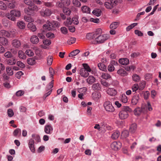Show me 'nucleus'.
Segmentation results:
<instances>
[{"instance_id":"13","label":"nucleus","mask_w":161,"mask_h":161,"mask_svg":"<svg viewBox=\"0 0 161 161\" xmlns=\"http://www.w3.org/2000/svg\"><path fill=\"white\" fill-rule=\"evenodd\" d=\"M0 43L4 46H7L8 45V40L3 37H0Z\"/></svg>"},{"instance_id":"6","label":"nucleus","mask_w":161,"mask_h":161,"mask_svg":"<svg viewBox=\"0 0 161 161\" xmlns=\"http://www.w3.org/2000/svg\"><path fill=\"white\" fill-rule=\"evenodd\" d=\"M40 15L43 17H46L51 15L52 13L49 9H47L44 10H42L40 11Z\"/></svg>"},{"instance_id":"12","label":"nucleus","mask_w":161,"mask_h":161,"mask_svg":"<svg viewBox=\"0 0 161 161\" xmlns=\"http://www.w3.org/2000/svg\"><path fill=\"white\" fill-rule=\"evenodd\" d=\"M27 26L28 29L33 32L36 31V26L32 23H29Z\"/></svg>"},{"instance_id":"3","label":"nucleus","mask_w":161,"mask_h":161,"mask_svg":"<svg viewBox=\"0 0 161 161\" xmlns=\"http://www.w3.org/2000/svg\"><path fill=\"white\" fill-rule=\"evenodd\" d=\"M103 106L105 110L109 112H113L115 111V109L109 101L105 102L103 104Z\"/></svg>"},{"instance_id":"61","label":"nucleus","mask_w":161,"mask_h":161,"mask_svg":"<svg viewBox=\"0 0 161 161\" xmlns=\"http://www.w3.org/2000/svg\"><path fill=\"white\" fill-rule=\"evenodd\" d=\"M24 2L25 4L28 6L33 3L32 2V0H24Z\"/></svg>"},{"instance_id":"27","label":"nucleus","mask_w":161,"mask_h":161,"mask_svg":"<svg viewBox=\"0 0 161 161\" xmlns=\"http://www.w3.org/2000/svg\"><path fill=\"white\" fill-rule=\"evenodd\" d=\"M21 130L19 128L16 129L13 132V135L14 136L19 137L21 135Z\"/></svg>"},{"instance_id":"64","label":"nucleus","mask_w":161,"mask_h":161,"mask_svg":"<svg viewBox=\"0 0 161 161\" xmlns=\"http://www.w3.org/2000/svg\"><path fill=\"white\" fill-rule=\"evenodd\" d=\"M101 82L102 84L106 87H108L110 85L109 83L105 80H102Z\"/></svg>"},{"instance_id":"5","label":"nucleus","mask_w":161,"mask_h":161,"mask_svg":"<svg viewBox=\"0 0 161 161\" xmlns=\"http://www.w3.org/2000/svg\"><path fill=\"white\" fill-rule=\"evenodd\" d=\"M43 28L44 29L48 31H50L53 29V27L52 22L47 20L46 24L43 26Z\"/></svg>"},{"instance_id":"58","label":"nucleus","mask_w":161,"mask_h":161,"mask_svg":"<svg viewBox=\"0 0 161 161\" xmlns=\"http://www.w3.org/2000/svg\"><path fill=\"white\" fill-rule=\"evenodd\" d=\"M108 69L109 72H112L114 70V65L110 64L108 67Z\"/></svg>"},{"instance_id":"23","label":"nucleus","mask_w":161,"mask_h":161,"mask_svg":"<svg viewBox=\"0 0 161 161\" xmlns=\"http://www.w3.org/2000/svg\"><path fill=\"white\" fill-rule=\"evenodd\" d=\"M63 12L67 15H69L71 12V10L69 8L65 7H63Z\"/></svg>"},{"instance_id":"1","label":"nucleus","mask_w":161,"mask_h":161,"mask_svg":"<svg viewBox=\"0 0 161 161\" xmlns=\"http://www.w3.org/2000/svg\"><path fill=\"white\" fill-rule=\"evenodd\" d=\"M131 109L128 106L123 107L119 114V118L121 119L127 118L129 115V113L131 112Z\"/></svg>"},{"instance_id":"42","label":"nucleus","mask_w":161,"mask_h":161,"mask_svg":"<svg viewBox=\"0 0 161 161\" xmlns=\"http://www.w3.org/2000/svg\"><path fill=\"white\" fill-rule=\"evenodd\" d=\"M7 6L10 9H13L14 8L15 6V2H12L9 3L7 4Z\"/></svg>"},{"instance_id":"63","label":"nucleus","mask_w":161,"mask_h":161,"mask_svg":"<svg viewBox=\"0 0 161 161\" xmlns=\"http://www.w3.org/2000/svg\"><path fill=\"white\" fill-rule=\"evenodd\" d=\"M17 65L20 67L23 68L25 67V65L21 61H18L17 62Z\"/></svg>"},{"instance_id":"38","label":"nucleus","mask_w":161,"mask_h":161,"mask_svg":"<svg viewBox=\"0 0 161 161\" xmlns=\"http://www.w3.org/2000/svg\"><path fill=\"white\" fill-rule=\"evenodd\" d=\"M16 61L14 58H12L9 59L7 60V63L8 64L10 65H13L15 64Z\"/></svg>"},{"instance_id":"7","label":"nucleus","mask_w":161,"mask_h":161,"mask_svg":"<svg viewBox=\"0 0 161 161\" xmlns=\"http://www.w3.org/2000/svg\"><path fill=\"white\" fill-rule=\"evenodd\" d=\"M121 147V143L120 142H114L111 145V148L114 150H117L119 149Z\"/></svg>"},{"instance_id":"15","label":"nucleus","mask_w":161,"mask_h":161,"mask_svg":"<svg viewBox=\"0 0 161 161\" xmlns=\"http://www.w3.org/2000/svg\"><path fill=\"white\" fill-rule=\"evenodd\" d=\"M137 129V125L136 123H133L131 125L129 128V131L132 133H134Z\"/></svg>"},{"instance_id":"45","label":"nucleus","mask_w":161,"mask_h":161,"mask_svg":"<svg viewBox=\"0 0 161 161\" xmlns=\"http://www.w3.org/2000/svg\"><path fill=\"white\" fill-rule=\"evenodd\" d=\"M54 80L52 79V80L50 82L49 85H48L46 88L47 91H48L49 89H51L53 87Z\"/></svg>"},{"instance_id":"40","label":"nucleus","mask_w":161,"mask_h":161,"mask_svg":"<svg viewBox=\"0 0 161 161\" xmlns=\"http://www.w3.org/2000/svg\"><path fill=\"white\" fill-rule=\"evenodd\" d=\"M101 77L104 79L107 80L111 78V76L108 73H105L102 74V75H101Z\"/></svg>"},{"instance_id":"10","label":"nucleus","mask_w":161,"mask_h":161,"mask_svg":"<svg viewBox=\"0 0 161 161\" xmlns=\"http://www.w3.org/2000/svg\"><path fill=\"white\" fill-rule=\"evenodd\" d=\"M53 128L51 126V125H46L44 127V131L45 132L48 134H50L52 132Z\"/></svg>"},{"instance_id":"46","label":"nucleus","mask_w":161,"mask_h":161,"mask_svg":"<svg viewBox=\"0 0 161 161\" xmlns=\"http://www.w3.org/2000/svg\"><path fill=\"white\" fill-rule=\"evenodd\" d=\"M72 3L73 5L76 7H79L81 6L80 2L78 0H73Z\"/></svg>"},{"instance_id":"2","label":"nucleus","mask_w":161,"mask_h":161,"mask_svg":"<svg viewBox=\"0 0 161 161\" xmlns=\"http://www.w3.org/2000/svg\"><path fill=\"white\" fill-rule=\"evenodd\" d=\"M21 16L20 12L17 10L13 9L10 11V13L7 14V17L8 19L13 21H15L17 18Z\"/></svg>"},{"instance_id":"19","label":"nucleus","mask_w":161,"mask_h":161,"mask_svg":"<svg viewBox=\"0 0 161 161\" xmlns=\"http://www.w3.org/2000/svg\"><path fill=\"white\" fill-rule=\"evenodd\" d=\"M87 82L89 84H92L95 81V78L92 76H89L86 79Z\"/></svg>"},{"instance_id":"11","label":"nucleus","mask_w":161,"mask_h":161,"mask_svg":"<svg viewBox=\"0 0 161 161\" xmlns=\"http://www.w3.org/2000/svg\"><path fill=\"white\" fill-rule=\"evenodd\" d=\"M88 72H89L85 69H81L80 70V74L81 76L84 77H86L88 76L89 75Z\"/></svg>"},{"instance_id":"57","label":"nucleus","mask_w":161,"mask_h":161,"mask_svg":"<svg viewBox=\"0 0 161 161\" xmlns=\"http://www.w3.org/2000/svg\"><path fill=\"white\" fill-rule=\"evenodd\" d=\"M49 72L51 77L52 78V79H53V76L54 74V70L52 68H49Z\"/></svg>"},{"instance_id":"49","label":"nucleus","mask_w":161,"mask_h":161,"mask_svg":"<svg viewBox=\"0 0 161 161\" xmlns=\"http://www.w3.org/2000/svg\"><path fill=\"white\" fill-rule=\"evenodd\" d=\"M76 39L74 37H71L67 41V43L69 45L75 42Z\"/></svg>"},{"instance_id":"8","label":"nucleus","mask_w":161,"mask_h":161,"mask_svg":"<svg viewBox=\"0 0 161 161\" xmlns=\"http://www.w3.org/2000/svg\"><path fill=\"white\" fill-rule=\"evenodd\" d=\"M12 46L14 47L18 48L21 46V43L20 41L16 39H14L12 42Z\"/></svg>"},{"instance_id":"35","label":"nucleus","mask_w":161,"mask_h":161,"mask_svg":"<svg viewBox=\"0 0 161 161\" xmlns=\"http://www.w3.org/2000/svg\"><path fill=\"white\" fill-rule=\"evenodd\" d=\"M24 19L25 21L29 22V23H32L31 22L34 21L33 19L30 16H25Z\"/></svg>"},{"instance_id":"17","label":"nucleus","mask_w":161,"mask_h":161,"mask_svg":"<svg viewBox=\"0 0 161 161\" xmlns=\"http://www.w3.org/2000/svg\"><path fill=\"white\" fill-rule=\"evenodd\" d=\"M30 40L31 42L34 44H37L39 41L37 36L34 35L31 36Z\"/></svg>"},{"instance_id":"47","label":"nucleus","mask_w":161,"mask_h":161,"mask_svg":"<svg viewBox=\"0 0 161 161\" xmlns=\"http://www.w3.org/2000/svg\"><path fill=\"white\" fill-rule=\"evenodd\" d=\"M83 66L84 67L83 68H82V69H85L87 71L89 72H90L91 71V69L89 67V65L86 64H82Z\"/></svg>"},{"instance_id":"60","label":"nucleus","mask_w":161,"mask_h":161,"mask_svg":"<svg viewBox=\"0 0 161 161\" xmlns=\"http://www.w3.org/2000/svg\"><path fill=\"white\" fill-rule=\"evenodd\" d=\"M141 109H142V111L143 113H145L147 112V106L146 104H143L142 106Z\"/></svg>"},{"instance_id":"39","label":"nucleus","mask_w":161,"mask_h":161,"mask_svg":"<svg viewBox=\"0 0 161 161\" xmlns=\"http://www.w3.org/2000/svg\"><path fill=\"white\" fill-rule=\"evenodd\" d=\"M72 21L71 18H67L66 21L64 22V25L66 26H68L71 25L72 23Z\"/></svg>"},{"instance_id":"22","label":"nucleus","mask_w":161,"mask_h":161,"mask_svg":"<svg viewBox=\"0 0 161 161\" xmlns=\"http://www.w3.org/2000/svg\"><path fill=\"white\" fill-rule=\"evenodd\" d=\"M0 35L9 37L10 36V34L8 32L5 30H2L0 31Z\"/></svg>"},{"instance_id":"21","label":"nucleus","mask_w":161,"mask_h":161,"mask_svg":"<svg viewBox=\"0 0 161 161\" xmlns=\"http://www.w3.org/2000/svg\"><path fill=\"white\" fill-rule=\"evenodd\" d=\"M18 57L23 59H25L26 58V55L25 53L24 52L21 50H19L18 52Z\"/></svg>"},{"instance_id":"28","label":"nucleus","mask_w":161,"mask_h":161,"mask_svg":"<svg viewBox=\"0 0 161 161\" xmlns=\"http://www.w3.org/2000/svg\"><path fill=\"white\" fill-rule=\"evenodd\" d=\"M97 66L100 69L103 71H106L107 67L103 64L102 63H99L97 64Z\"/></svg>"},{"instance_id":"14","label":"nucleus","mask_w":161,"mask_h":161,"mask_svg":"<svg viewBox=\"0 0 161 161\" xmlns=\"http://www.w3.org/2000/svg\"><path fill=\"white\" fill-rule=\"evenodd\" d=\"M29 10H31L33 13L34 11H37L38 10V7L35 5L34 3L32 4L30 6H29L28 7Z\"/></svg>"},{"instance_id":"50","label":"nucleus","mask_w":161,"mask_h":161,"mask_svg":"<svg viewBox=\"0 0 161 161\" xmlns=\"http://www.w3.org/2000/svg\"><path fill=\"white\" fill-rule=\"evenodd\" d=\"M132 79L134 81L137 82L139 81L140 78L138 75L136 74H134L132 76Z\"/></svg>"},{"instance_id":"44","label":"nucleus","mask_w":161,"mask_h":161,"mask_svg":"<svg viewBox=\"0 0 161 161\" xmlns=\"http://www.w3.org/2000/svg\"><path fill=\"white\" fill-rule=\"evenodd\" d=\"M137 25V23H134L131 24L130 25L127 26L126 28V30L127 31H129L131 29H132L133 27H134L135 26Z\"/></svg>"},{"instance_id":"37","label":"nucleus","mask_w":161,"mask_h":161,"mask_svg":"<svg viewBox=\"0 0 161 161\" xmlns=\"http://www.w3.org/2000/svg\"><path fill=\"white\" fill-rule=\"evenodd\" d=\"M33 139H35L37 142L41 141V139L39 136L37 134H33L32 135Z\"/></svg>"},{"instance_id":"30","label":"nucleus","mask_w":161,"mask_h":161,"mask_svg":"<svg viewBox=\"0 0 161 161\" xmlns=\"http://www.w3.org/2000/svg\"><path fill=\"white\" fill-rule=\"evenodd\" d=\"M92 13L94 15L98 17L101 15L102 11L99 9L96 8L93 10Z\"/></svg>"},{"instance_id":"4","label":"nucleus","mask_w":161,"mask_h":161,"mask_svg":"<svg viewBox=\"0 0 161 161\" xmlns=\"http://www.w3.org/2000/svg\"><path fill=\"white\" fill-rule=\"evenodd\" d=\"M109 38V36L108 34H103L102 35H99L98 38L97 42L100 43H103L105 41H106Z\"/></svg>"},{"instance_id":"9","label":"nucleus","mask_w":161,"mask_h":161,"mask_svg":"<svg viewBox=\"0 0 161 161\" xmlns=\"http://www.w3.org/2000/svg\"><path fill=\"white\" fill-rule=\"evenodd\" d=\"M139 95L136 94L133 97L131 102V103L133 105H136L139 102Z\"/></svg>"},{"instance_id":"55","label":"nucleus","mask_w":161,"mask_h":161,"mask_svg":"<svg viewBox=\"0 0 161 161\" xmlns=\"http://www.w3.org/2000/svg\"><path fill=\"white\" fill-rule=\"evenodd\" d=\"M25 53L29 56H32L34 55V53L30 49L26 50Z\"/></svg>"},{"instance_id":"41","label":"nucleus","mask_w":161,"mask_h":161,"mask_svg":"<svg viewBox=\"0 0 161 161\" xmlns=\"http://www.w3.org/2000/svg\"><path fill=\"white\" fill-rule=\"evenodd\" d=\"M7 6L3 2L0 1V9L3 10H6L7 8Z\"/></svg>"},{"instance_id":"33","label":"nucleus","mask_w":161,"mask_h":161,"mask_svg":"<svg viewBox=\"0 0 161 161\" xmlns=\"http://www.w3.org/2000/svg\"><path fill=\"white\" fill-rule=\"evenodd\" d=\"M142 112V109L138 107L136 108L134 110V113L136 115L139 116Z\"/></svg>"},{"instance_id":"52","label":"nucleus","mask_w":161,"mask_h":161,"mask_svg":"<svg viewBox=\"0 0 161 161\" xmlns=\"http://www.w3.org/2000/svg\"><path fill=\"white\" fill-rule=\"evenodd\" d=\"M63 5L66 6H69L70 3V0H60Z\"/></svg>"},{"instance_id":"20","label":"nucleus","mask_w":161,"mask_h":161,"mask_svg":"<svg viewBox=\"0 0 161 161\" xmlns=\"http://www.w3.org/2000/svg\"><path fill=\"white\" fill-rule=\"evenodd\" d=\"M93 90H99L101 89V86L99 83L94 84L92 87Z\"/></svg>"},{"instance_id":"43","label":"nucleus","mask_w":161,"mask_h":161,"mask_svg":"<svg viewBox=\"0 0 161 161\" xmlns=\"http://www.w3.org/2000/svg\"><path fill=\"white\" fill-rule=\"evenodd\" d=\"M99 34L98 33L97 31H96L93 34H92V39L96 40V41L97 42L98 40V38L99 37Z\"/></svg>"},{"instance_id":"24","label":"nucleus","mask_w":161,"mask_h":161,"mask_svg":"<svg viewBox=\"0 0 161 161\" xmlns=\"http://www.w3.org/2000/svg\"><path fill=\"white\" fill-rule=\"evenodd\" d=\"M81 9L83 13H89L90 12V8L86 6H82Z\"/></svg>"},{"instance_id":"59","label":"nucleus","mask_w":161,"mask_h":161,"mask_svg":"<svg viewBox=\"0 0 161 161\" xmlns=\"http://www.w3.org/2000/svg\"><path fill=\"white\" fill-rule=\"evenodd\" d=\"M46 36L47 38L50 39L53 38L54 36V34L50 32L47 33Z\"/></svg>"},{"instance_id":"25","label":"nucleus","mask_w":161,"mask_h":161,"mask_svg":"<svg viewBox=\"0 0 161 161\" xmlns=\"http://www.w3.org/2000/svg\"><path fill=\"white\" fill-rule=\"evenodd\" d=\"M119 23L118 22H114L112 23L110 25V28L111 29L114 30L118 26Z\"/></svg>"},{"instance_id":"51","label":"nucleus","mask_w":161,"mask_h":161,"mask_svg":"<svg viewBox=\"0 0 161 161\" xmlns=\"http://www.w3.org/2000/svg\"><path fill=\"white\" fill-rule=\"evenodd\" d=\"M6 71L7 74L9 75H13V72L11 68L9 67H7L6 68Z\"/></svg>"},{"instance_id":"56","label":"nucleus","mask_w":161,"mask_h":161,"mask_svg":"<svg viewBox=\"0 0 161 161\" xmlns=\"http://www.w3.org/2000/svg\"><path fill=\"white\" fill-rule=\"evenodd\" d=\"M139 86L138 84H134L132 87L133 92H136L138 89Z\"/></svg>"},{"instance_id":"31","label":"nucleus","mask_w":161,"mask_h":161,"mask_svg":"<svg viewBox=\"0 0 161 161\" xmlns=\"http://www.w3.org/2000/svg\"><path fill=\"white\" fill-rule=\"evenodd\" d=\"M108 93L111 96H114L117 93L116 91L114 88H110L108 91Z\"/></svg>"},{"instance_id":"32","label":"nucleus","mask_w":161,"mask_h":161,"mask_svg":"<svg viewBox=\"0 0 161 161\" xmlns=\"http://www.w3.org/2000/svg\"><path fill=\"white\" fill-rule=\"evenodd\" d=\"M80 51L79 49H76L70 53L69 54V57L70 56L73 57L75 56L78 54L80 53Z\"/></svg>"},{"instance_id":"26","label":"nucleus","mask_w":161,"mask_h":161,"mask_svg":"<svg viewBox=\"0 0 161 161\" xmlns=\"http://www.w3.org/2000/svg\"><path fill=\"white\" fill-rule=\"evenodd\" d=\"M17 25L20 29H23L25 27V23L22 21H19L17 23Z\"/></svg>"},{"instance_id":"54","label":"nucleus","mask_w":161,"mask_h":161,"mask_svg":"<svg viewBox=\"0 0 161 161\" xmlns=\"http://www.w3.org/2000/svg\"><path fill=\"white\" fill-rule=\"evenodd\" d=\"M105 6L108 9H111L113 7L111 5V4L109 2H106L104 4Z\"/></svg>"},{"instance_id":"36","label":"nucleus","mask_w":161,"mask_h":161,"mask_svg":"<svg viewBox=\"0 0 161 161\" xmlns=\"http://www.w3.org/2000/svg\"><path fill=\"white\" fill-rule=\"evenodd\" d=\"M27 63L30 65H33L36 63L35 59L34 58H29L27 60Z\"/></svg>"},{"instance_id":"16","label":"nucleus","mask_w":161,"mask_h":161,"mask_svg":"<svg viewBox=\"0 0 161 161\" xmlns=\"http://www.w3.org/2000/svg\"><path fill=\"white\" fill-rule=\"evenodd\" d=\"M119 61L120 64L123 65H126L129 63V60L127 58H120Z\"/></svg>"},{"instance_id":"29","label":"nucleus","mask_w":161,"mask_h":161,"mask_svg":"<svg viewBox=\"0 0 161 161\" xmlns=\"http://www.w3.org/2000/svg\"><path fill=\"white\" fill-rule=\"evenodd\" d=\"M117 73L121 76L127 75L128 73L123 69H120L117 71Z\"/></svg>"},{"instance_id":"18","label":"nucleus","mask_w":161,"mask_h":161,"mask_svg":"<svg viewBox=\"0 0 161 161\" xmlns=\"http://www.w3.org/2000/svg\"><path fill=\"white\" fill-rule=\"evenodd\" d=\"M120 135V132L119 131L116 130L114 132L112 135V138L114 140L117 139L118 138Z\"/></svg>"},{"instance_id":"48","label":"nucleus","mask_w":161,"mask_h":161,"mask_svg":"<svg viewBox=\"0 0 161 161\" xmlns=\"http://www.w3.org/2000/svg\"><path fill=\"white\" fill-rule=\"evenodd\" d=\"M129 135V132L127 130L123 131L121 133V136H123L124 138H126Z\"/></svg>"},{"instance_id":"34","label":"nucleus","mask_w":161,"mask_h":161,"mask_svg":"<svg viewBox=\"0 0 161 161\" xmlns=\"http://www.w3.org/2000/svg\"><path fill=\"white\" fill-rule=\"evenodd\" d=\"M120 100L123 103H126L127 102V97L125 94H123L122 95Z\"/></svg>"},{"instance_id":"53","label":"nucleus","mask_w":161,"mask_h":161,"mask_svg":"<svg viewBox=\"0 0 161 161\" xmlns=\"http://www.w3.org/2000/svg\"><path fill=\"white\" fill-rule=\"evenodd\" d=\"M7 114L9 117H12L14 115V113L13 110L10 108H9L8 110Z\"/></svg>"},{"instance_id":"62","label":"nucleus","mask_w":161,"mask_h":161,"mask_svg":"<svg viewBox=\"0 0 161 161\" xmlns=\"http://www.w3.org/2000/svg\"><path fill=\"white\" fill-rule=\"evenodd\" d=\"M52 22L54 28L57 27H59L60 25V24L59 22L56 21H53Z\"/></svg>"}]
</instances>
